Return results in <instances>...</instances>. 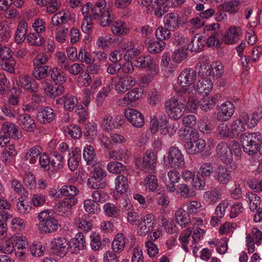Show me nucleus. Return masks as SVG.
<instances>
[{
	"label": "nucleus",
	"mask_w": 262,
	"mask_h": 262,
	"mask_svg": "<svg viewBox=\"0 0 262 262\" xmlns=\"http://www.w3.org/2000/svg\"><path fill=\"white\" fill-rule=\"evenodd\" d=\"M240 140L244 152L249 155H253L259 150L262 135L259 132H247L241 135Z\"/></svg>",
	"instance_id": "1"
},
{
	"label": "nucleus",
	"mask_w": 262,
	"mask_h": 262,
	"mask_svg": "<svg viewBox=\"0 0 262 262\" xmlns=\"http://www.w3.org/2000/svg\"><path fill=\"white\" fill-rule=\"evenodd\" d=\"M186 99L181 95L174 96L167 101L165 107L168 116L172 119L178 120L184 114Z\"/></svg>",
	"instance_id": "2"
},
{
	"label": "nucleus",
	"mask_w": 262,
	"mask_h": 262,
	"mask_svg": "<svg viewBox=\"0 0 262 262\" xmlns=\"http://www.w3.org/2000/svg\"><path fill=\"white\" fill-rule=\"evenodd\" d=\"M49 210L40 212L37 216L39 220L38 228L43 234L52 233L58 229V221L50 214Z\"/></svg>",
	"instance_id": "3"
},
{
	"label": "nucleus",
	"mask_w": 262,
	"mask_h": 262,
	"mask_svg": "<svg viewBox=\"0 0 262 262\" xmlns=\"http://www.w3.org/2000/svg\"><path fill=\"white\" fill-rule=\"evenodd\" d=\"M22 137V134L18 127L12 123H5L0 129V146H6L10 141V138L18 140Z\"/></svg>",
	"instance_id": "4"
},
{
	"label": "nucleus",
	"mask_w": 262,
	"mask_h": 262,
	"mask_svg": "<svg viewBox=\"0 0 262 262\" xmlns=\"http://www.w3.org/2000/svg\"><path fill=\"white\" fill-rule=\"evenodd\" d=\"M196 78V72L191 68H186L179 74L178 78V84L180 87V92H187L193 90V85Z\"/></svg>",
	"instance_id": "5"
},
{
	"label": "nucleus",
	"mask_w": 262,
	"mask_h": 262,
	"mask_svg": "<svg viewBox=\"0 0 262 262\" xmlns=\"http://www.w3.org/2000/svg\"><path fill=\"white\" fill-rule=\"evenodd\" d=\"M114 88L118 94H123L133 87L136 83V79L127 75H119L116 76Z\"/></svg>",
	"instance_id": "6"
},
{
	"label": "nucleus",
	"mask_w": 262,
	"mask_h": 262,
	"mask_svg": "<svg viewBox=\"0 0 262 262\" xmlns=\"http://www.w3.org/2000/svg\"><path fill=\"white\" fill-rule=\"evenodd\" d=\"M157 156L151 151H147L142 158L141 168L145 172L153 173L156 170Z\"/></svg>",
	"instance_id": "7"
},
{
	"label": "nucleus",
	"mask_w": 262,
	"mask_h": 262,
	"mask_svg": "<svg viewBox=\"0 0 262 262\" xmlns=\"http://www.w3.org/2000/svg\"><path fill=\"white\" fill-rule=\"evenodd\" d=\"M68 242L63 237L54 238L51 242V249L55 255L63 257L68 251Z\"/></svg>",
	"instance_id": "8"
},
{
	"label": "nucleus",
	"mask_w": 262,
	"mask_h": 262,
	"mask_svg": "<svg viewBox=\"0 0 262 262\" xmlns=\"http://www.w3.org/2000/svg\"><path fill=\"white\" fill-rule=\"evenodd\" d=\"M167 158L171 167L182 168L185 165L184 155L177 147L169 148Z\"/></svg>",
	"instance_id": "9"
},
{
	"label": "nucleus",
	"mask_w": 262,
	"mask_h": 262,
	"mask_svg": "<svg viewBox=\"0 0 262 262\" xmlns=\"http://www.w3.org/2000/svg\"><path fill=\"white\" fill-rule=\"evenodd\" d=\"M156 225L155 216L152 214L146 215L141 220L137 228L139 235L145 236L152 231Z\"/></svg>",
	"instance_id": "10"
},
{
	"label": "nucleus",
	"mask_w": 262,
	"mask_h": 262,
	"mask_svg": "<svg viewBox=\"0 0 262 262\" xmlns=\"http://www.w3.org/2000/svg\"><path fill=\"white\" fill-rule=\"evenodd\" d=\"M242 35V29L239 27L231 26L225 32L224 42L227 45L234 44L241 39Z\"/></svg>",
	"instance_id": "11"
},
{
	"label": "nucleus",
	"mask_w": 262,
	"mask_h": 262,
	"mask_svg": "<svg viewBox=\"0 0 262 262\" xmlns=\"http://www.w3.org/2000/svg\"><path fill=\"white\" fill-rule=\"evenodd\" d=\"M217 156L225 164H230L232 161V153L228 144L226 142H221L216 147Z\"/></svg>",
	"instance_id": "12"
},
{
	"label": "nucleus",
	"mask_w": 262,
	"mask_h": 262,
	"mask_svg": "<svg viewBox=\"0 0 262 262\" xmlns=\"http://www.w3.org/2000/svg\"><path fill=\"white\" fill-rule=\"evenodd\" d=\"M125 115L131 124L135 127L140 128L144 124L143 115L138 110L128 108L125 111Z\"/></svg>",
	"instance_id": "13"
},
{
	"label": "nucleus",
	"mask_w": 262,
	"mask_h": 262,
	"mask_svg": "<svg viewBox=\"0 0 262 262\" xmlns=\"http://www.w3.org/2000/svg\"><path fill=\"white\" fill-rule=\"evenodd\" d=\"M77 203V200L75 197L65 198L58 202L56 205V212L60 215L63 216L68 214L73 206Z\"/></svg>",
	"instance_id": "14"
},
{
	"label": "nucleus",
	"mask_w": 262,
	"mask_h": 262,
	"mask_svg": "<svg viewBox=\"0 0 262 262\" xmlns=\"http://www.w3.org/2000/svg\"><path fill=\"white\" fill-rule=\"evenodd\" d=\"M214 179L220 184H227L232 179L231 171L225 166L220 165L214 171Z\"/></svg>",
	"instance_id": "15"
},
{
	"label": "nucleus",
	"mask_w": 262,
	"mask_h": 262,
	"mask_svg": "<svg viewBox=\"0 0 262 262\" xmlns=\"http://www.w3.org/2000/svg\"><path fill=\"white\" fill-rule=\"evenodd\" d=\"M93 4L88 3L82 8V13L83 16V20L81 24V29L84 32L88 33L92 28L93 23L91 16V8Z\"/></svg>",
	"instance_id": "16"
},
{
	"label": "nucleus",
	"mask_w": 262,
	"mask_h": 262,
	"mask_svg": "<svg viewBox=\"0 0 262 262\" xmlns=\"http://www.w3.org/2000/svg\"><path fill=\"white\" fill-rule=\"evenodd\" d=\"M234 108L233 104L230 101H226L222 104L217 113V120L220 121H226L229 120L233 114Z\"/></svg>",
	"instance_id": "17"
},
{
	"label": "nucleus",
	"mask_w": 262,
	"mask_h": 262,
	"mask_svg": "<svg viewBox=\"0 0 262 262\" xmlns=\"http://www.w3.org/2000/svg\"><path fill=\"white\" fill-rule=\"evenodd\" d=\"M42 89L45 93L51 97H56L62 94L64 91V88L61 85L54 87L51 80L47 79L41 82Z\"/></svg>",
	"instance_id": "18"
},
{
	"label": "nucleus",
	"mask_w": 262,
	"mask_h": 262,
	"mask_svg": "<svg viewBox=\"0 0 262 262\" xmlns=\"http://www.w3.org/2000/svg\"><path fill=\"white\" fill-rule=\"evenodd\" d=\"M19 125L28 132H33L36 127V123L32 117L27 114L19 115L17 118Z\"/></svg>",
	"instance_id": "19"
},
{
	"label": "nucleus",
	"mask_w": 262,
	"mask_h": 262,
	"mask_svg": "<svg viewBox=\"0 0 262 262\" xmlns=\"http://www.w3.org/2000/svg\"><path fill=\"white\" fill-rule=\"evenodd\" d=\"M164 26L174 31L179 28L181 18L177 13L170 12L166 14L163 18Z\"/></svg>",
	"instance_id": "20"
},
{
	"label": "nucleus",
	"mask_w": 262,
	"mask_h": 262,
	"mask_svg": "<svg viewBox=\"0 0 262 262\" xmlns=\"http://www.w3.org/2000/svg\"><path fill=\"white\" fill-rule=\"evenodd\" d=\"M19 80L21 88L26 91L30 93H35L37 91V83L30 76L27 75H20Z\"/></svg>",
	"instance_id": "21"
},
{
	"label": "nucleus",
	"mask_w": 262,
	"mask_h": 262,
	"mask_svg": "<svg viewBox=\"0 0 262 262\" xmlns=\"http://www.w3.org/2000/svg\"><path fill=\"white\" fill-rule=\"evenodd\" d=\"M213 83L209 79L204 77L200 79L197 84L193 86L195 93L197 91L199 93L208 95L212 91Z\"/></svg>",
	"instance_id": "22"
},
{
	"label": "nucleus",
	"mask_w": 262,
	"mask_h": 262,
	"mask_svg": "<svg viewBox=\"0 0 262 262\" xmlns=\"http://www.w3.org/2000/svg\"><path fill=\"white\" fill-rule=\"evenodd\" d=\"M206 146L205 141L200 139L196 142H186L184 146L190 155H196L204 150Z\"/></svg>",
	"instance_id": "23"
},
{
	"label": "nucleus",
	"mask_w": 262,
	"mask_h": 262,
	"mask_svg": "<svg viewBox=\"0 0 262 262\" xmlns=\"http://www.w3.org/2000/svg\"><path fill=\"white\" fill-rule=\"evenodd\" d=\"M56 103L63 104L66 111L73 110L78 103L77 98L71 95H67L56 100Z\"/></svg>",
	"instance_id": "24"
},
{
	"label": "nucleus",
	"mask_w": 262,
	"mask_h": 262,
	"mask_svg": "<svg viewBox=\"0 0 262 262\" xmlns=\"http://www.w3.org/2000/svg\"><path fill=\"white\" fill-rule=\"evenodd\" d=\"M189 215L187 211L182 208H179L174 213L176 222L182 227H186L191 222Z\"/></svg>",
	"instance_id": "25"
},
{
	"label": "nucleus",
	"mask_w": 262,
	"mask_h": 262,
	"mask_svg": "<svg viewBox=\"0 0 262 262\" xmlns=\"http://www.w3.org/2000/svg\"><path fill=\"white\" fill-rule=\"evenodd\" d=\"M220 98L221 95L219 94H214L209 97H204L200 101V107L205 111H210L215 106Z\"/></svg>",
	"instance_id": "26"
},
{
	"label": "nucleus",
	"mask_w": 262,
	"mask_h": 262,
	"mask_svg": "<svg viewBox=\"0 0 262 262\" xmlns=\"http://www.w3.org/2000/svg\"><path fill=\"white\" fill-rule=\"evenodd\" d=\"M71 19V13L69 10L60 11L52 16V24L55 26H61L66 24Z\"/></svg>",
	"instance_id": "27"
},
{
	"label": "nucleus",
	"mask_w": 262,
	"mask_h": 262,
	"mask_svg": "<svg viewBox=\"0 0 262 262\" xmlns=\"http://www.w3.org/2000/svg\"><path fill=\"white\" fill-rule=\"evenodd\" d=\"M83 157L88 165L93 167L97 164L96 155L92 145H88L84 148Z\"/></svg>",
	"instance_id": "28"
},
{
	"label": "nucleus",
	"mask_w": 262,
	"mask_h": 262,
	"mask_svg": "<svg viewBox=\"0 0 262 262\" xmlns=\"http://www.w3.org/2000/svg\"><path fill=\"white\" fill-rule=\"evenodd\" d=\"M193 92L194 90H192L187 92L182 93V94L181 95L186 99V102L187 101L185 105L191 112L195 110L198 108L199 103L200 104V102L196 99Z\"/></svg>",
	"instance_id": "29"
},
{
	"label": "nucleus",
	"mask_w": 262,
	"mask_h": 262,
	"mask_svg": "<svg viewBox=\"0 0 262 262\" xmlns=\"http://www.w3.org/2000/svg\"><path fill=\"white\" fill-rule=\"evenodd\" d=\"M28 30V24L24 20H21L17 27V30L15 34V41L18 44L23 42L27 36Z\"/></svg>",
	"instance_id": "30"
},
{
	"label": "nucleus",
	"mask_w": 262,
	"mask_h": 262,
	"mask_svg": "<svg viewBox=\"0 0 262 262\" xmlns=\"http://www.w3.org/2000/svg\"><path fill=\"white\" fill-rule=\"evenodd\" d=\"M42 151L41 147L36 145L30 148L25 154L24 160L30 164H35Z\"/></svg>",
	"instance_id": "31"
},
{
	"label": "nucleus",
	"mask_w": 262,
	"mask_h": 262,
	"mask_svg": "<svg viewBox=\"0 0 262 262\" xmlns=\"http://www.w3.org/2000/svg\"><path fill=\"white\" fill-rule=\"evenodd\" d=\"M37 117L40 122L46 124L53 121L55 118V114L51 107H46L44 110L38 112Z\"/></svg>",
	"instance_id": "32"
},
{
	"label": "nucleus",
	"mask_w": 262,
	"mask_h": 262,
	"mask_svg": "<svg viewBox=\"0 0 262 262\" xmlns=\"http://www.w3.org/2000/svg\"><path fill=\"white\" fill-rule=\"evenodd\" d=\"M143 184L146 190L150 192H155L159 187L158 179L157 177L150 173L147 174L144 179Z\"/></svg>",
	"instance_id": "33"
},
{
	"label": "nucleus",
	"mask_w": 262,
	"mask_h": 262,
	"mask_svg": "<svg viewBox=\"0 0 262 262\" xmlns=\"http://www.w3.org/2000/svg\"><path fill=\"white\" fill-rule=\"evenodd\" d=\"M70 246L74 249L75 252L84 250L86 248V243L83 234L81 232L78 233L74 238L71 239Z\"/></svg>",
	"instance_id": "34"
},
{
	"label": "nucleus",
	"mask_w": 262,
	"mask_h": 262,
	"mask_svg": "<svg viewBox=\"0 0 262 262\" xmlns=\"http://www.w3.org/2000/svg\"><path fill=\"white\" fill-rule=\"evenodd\" d=\"M80 150L75 148L74 150L69 153L70 158L68 160L69 167L71 171H75L77 168L81 159Z\"/></svg>",
	"instance_id": "35"
},
{
	"label": "nucleus",
	"mask_w": 262,
	"mask_h": 262,
	"mask_svg": "<svg viewBox=\"0 0 262 262\" xmlns=\"http://www.w3.org/2000/svg\"><path fill=\"white\" fill-rule=\"evenodd\" d=\"M33 76L37 80L47 78L51 72V67L49 66H33Z\"/></svg>",
	"instance_id": "36"
},
{
	"label": "nucleus",
	"mask_w": 262,
	"mask_h": 262,
	"mask_svg": "<svg viewBox=\"0 0 262 262\" xmlns=\"http://www.w3.org/2000/svg\"><path fill=\"white\" fill-rule=\"evenodd\" d=\"M112 32L117 35H124L127 34L129 28L126 23L121 21H115L111 27Z\"/></svg>",
	"instance_id": "37"
},
{
	"label": "nucleus",
	"mask_w": 262,
	"mask_h": 262,
	"mask_svg": "<svg viewBox=\"0 0 262 262\" xmlns=\"http://www.w3.org/2000/svg\"><path fill=\"white\" fill-rule=\"evenodd\" d=\"M167 120H162L160 125V132L163 135L168 134L170 136H171L176 134L179 125L176 123H172L167 126Z\"/></svg>",
	"instance_id": "38"
},
{
	"label": "nucleus",
	"mask_w": 262,
	"mask_h": 262,
	"mask_svg": "<svg viewBox=\"0 0 262 262\" xmlns=\"http://www.w3.org/2000/svg\"><path fill=\"white\" fill-rule=\"evenodd\" d=\"M221 196L222 193L220 189L214 188L206 191L203 195V199L207 202L214 203L220 200Z\"/></svg>",
	"instance_id": "39"
},
{
	"label": "nucleus",
	"mask_w": 262,
	"mask_h": 262,
	"mask_svg": "<svg viewBox=\"0 0 262 262\" xmlns=\"http://www.w3.org/2000/svg\"><path fill=\"white\" fill-rule=\"evenodd\" d=\"M50 76L52 80L58 85L64 83L67 80L66 74L57 67L51 68Z\"/></svg>",
	"instance_id": "40"
},
{
	"label": "nucleus",
	"mask_w": 262,
	"mask_h": 262,
	"mask_svg": "<svg viewBox=\"0 0 262 262\" xmlns=\"http://www.w3.org/2000/svg\"><path fill=\"white\" fill-rule=\"evenodd\" d=\"M128 179L123 175H119L115 179V189L118 193H123L128 188Z\"/></svg>",
	"instance_id": "41"
},
{
	"label": "nucleus",
	"mask_w": 262,
	"mask_h": 262,
	"mask_svg": "<svg viewBox=\"0 0 262 262\" xmlns=\"http://www.w3.org/2000/svg\"><path fill=\"white\" fill-rule=\"evenodd\" d=\"M84 135L89 142H92L97 135L96 124L94 123H88L84 128Z\"/></svg>",
	"instance_id": "42"
},
{
	"label": "nucleus",
	"mask_w": 262,
	"mask_h": 262,
	"mask_svg": "<svg viewBox=\"0 0 262 262\" xmlns=\"http://www.w3.org/2000/svg\"><path fill=\"white\" fill-rule=\"evenodd\" d=\"M204 40L202 36H193L189 43L188 42L187 48L191 52H199L204 46Z\"/></svg>",
	"instance_id": "43"
},
{
	"label": "nucleus",
	"mask_w": 262,
	"mask_h": 262,
	"mask_svg": "<svg viewBox=\"0 0 262 262\" xmlns=\"http://www.w3.org/2000/svg\"><path fill=\"white\" fill-rule=\"evenodd\" d=\"M241 4V1L238 0H232L225 2L219 6V9L223 10L230 14H234L238 11V6Z\"/></svg>",
	"instance_id": "44"
},
{
	"label": "nucleus",
	"mask_w": 262,
	"mask_h": 262,
	"mask_svg": "<svg viewBox=\"0 0 262 262\" xmlns=\"http://www.w3.org/2000/svg\"><path fill=\"white\" fill-rule=\"evenodd\" d=\"M106 6V2L105 0H99L91 8L92 20H97L103 11L102 10Z\"/></svg>",
	"instance_id": "45"
},
{
	"label": "nucleus",
	"mask_w": 262,
	"mask_h": 262,
	"mask_svg": "<svg viewBox=\"0 0 262 262\" xmlns=\"http://www.w3.org/2000/svg\"><path fill=\"white\" fill-rule=\"evenodd\" d=\"M125 245L124 235L122 233H118L113 241L112 249L114 252L119 253L124 249Z\"/></svg>",
	"instance_id": "46"
},
{
	"label": "nucleus",
	"mask_w": 262,
	"mask_h": 262,
	"mask_svg": "<svg viewBox=\"0 0 262 262\" xmlns=\"http://www.w3.org/2000/svg\"><path fill=\"white\" fill-rule=\"evenodd\" d=\"M140 53L141 48L139 47L135 48V42L130 41V45L127 47L123 58L126 61H128L135 57L138 56Z\"/></svg>",
	"instance_id": "47"
},
{
	"label": "nucleus",
	"mask_w": 262,
	"mask_h": 262,
	"mask_svg": "<svg viewBox=\"0 0 262 262\" xmlns=\"http://www.w3.org/2000/svg\"><path fill=\"white\" fill-rule=\"evenodd\" d=\"M245 126L244 122L242 120L241 116L239 118L235 120L231 126L230 130L231 132L232 137H236L241 134V133L245 131Z\"/></svg>",
	"instance_id": "48"
},
{
	"label": "nucleus",
	"mask_w": 262,
	"mask_h": 262,
	"mask_svg": "<svg viewBox=\"0 0 262 262\" xmlns=\"http://www.w3.org/2000/svg\"><path fill=\"white\" fill-rule=\"evenodd\" d=\"M246 198L248 199L247 201L249 202V207L252 211L258 209L261 203L260 198L258 195L254 193L249 192L246 194Z\"/></svg>",
	"instance_id": "49"
},
{
	"label": "nucleus",
	"mask_w": 262,
	"mask_h": 262,
	"mask_svg": "<svg viewBox=\"0 0 262 262\" xmlns=\"http://www.w3.org/2000/svg\"><path fill=\"white\" fill-rule=\"evenodd\" d=\"M27 42L31 46L39 47L44 42L43 37L39 33H30L26 37Z\"/></svg>",
	"instance_id": "50"
},
{
	"label": "nucleus",
	"mask_w": 262,
	"mask_h": 262,
	"mask_svg": "<svg viewBox=\"0 0 262 262\" xmlns=\"http://www.w3.org/2000/svg\"><path fill=\"white\" fill-rule=\"evenodd\" d=\"M105 214L109 217H117L120 215V210L115 204L111 203L105 204L103 206Z\"/></svg>",
	"instance_id": "51"
},
{
	"label": "nucleus",
	"mask_w": 262,
	"mask_h": 262,
	"mask_svg": "<svg viewBox=\"0 0 262 262\" xmlns=\"http://www.w3.org/2000/svg\"><path fill=\"white\" fill-rule=\"evenodd\" d=\"M74 226L78 229L88 232L92 229V224L91 222L86 221L84 219L75 217L73 221Z\"/></svg>",
	"instance_id": "52"
},
{
	"label": "nucleus",
	"mask_w": 262,
	"mask_h": 262,
	"mask_svg": "<svg viewBox=\"0 0 262 262\" xmlns=\"http://www.w3.org/2000/svg\"><path fill=\"white\" fill-rule=\"evenodd\" d=\"M12 240L13 242L15 248L17 249H26L28 246V239L23 235H14L12 236Z\"/></svg>",
	"instance_id": "53"
},
{
	"label": "nucleus",
	"mask_w": 262,
	"mask_h": 262,
	"mask_svg": "<svg viewBox=\"0 0 262 262\" xmlns=\"http://www.w3.org/2000/svg\"><path fill=\"white\" fill-rule=\"evenodd\" d=\"M51 57V55L47 52L38 53L33 60V66H45Z\"/></svg>",
	"instance_id": "54"
},
{
	"label": "nucleus",
	"mask_w": 262,
	"mask_h": 262,
	"mask_svg": "<svg viewBox=\"0 0 262 262\" xmlns=\"http://www.w3.org/2000/svg\"><path fill=\"white\" fill-rule=\"evenodd\" d=\"M192 233V230L190 227L187 228L182 233L179 238V240L181 244L182 248L186 252L189 251L188 244L189 243V239Z\"/></svg>",
	"instance_id": "55"
},
{
	"label": "nucleus",
	"mask_w": 262,
	"mask_h": 262,
	"mask_svg": "<svg viewBox=\"0 0 262 262\" xmlns=\"http://www.w3.org/2000/svg\"><path fill=\"white\" fill-rule=\"evenodd\" d=\"M115 18V15L110 10L103 12L98 18L100 20V25L102 27H106L113 22Z\"/></svg>",
	"instance_id": "56"
},
{
	"label": "nucleus",
	"mask_w": 262,
	"mask_h": 262,
	"mask_svg": "<svg viewBox=\"0 0 262 262\" xmlns=\"http://www.w3.org/2000/svg\"><path fill=\"white\" fill-rule=\"evenodd\" d=\"M84 207L86 212L92 214H97L100 211L99 204L91 199L84 202Z\"/></svg>",
	"instance_id": "57"
},
{
	"label": "nucleus",
	"mask_w": 262,
	"mask_h": 262,
	"mask_svg": "<svg viewBox=\"0 0 262 262\" xmlns=\"http://www.w3.org/2000/svg\"><path fill=\"white\" fill-rule=\"evenodd\" d=\"M220 32L214 31L210 33L206 44L209 47H217L221 43Z\"/></svg>",
	"instance_id": "58"
},
{
	"label": "nucleus",
	"mask_w": 262,
	"mask_h": 262,
	"mask_svg": "<svg viewBox=\"0 0 262 262\" xmlns=\"http://www.w3.org/2000/svg\"><path fill=\"white\" fill-rule=\"evenodd\" d=\"M107 169L110 172L117 174L124 171L125 166L120 162L114 161L108 163Z\"/></svg>",
	"instance_id": "59"
},
{
	"label": "nucleus",
	"mask_w": 262,
	"mask_h": 262,
	"mask_svg": "<svg viewBox=\"0 0 262 262\" xmlns=\"http://www.w3.org/2000/svg\"><path fill=\"white\" fill-rule=\"evenodd\" d=\"M129 157L128 150L125 148H120L118 150L109 152V157L116 160H123Z\"/></svg>",
	"instance_id": "60"
},
{
	"label": "nucleus",
	"mask_w": 262,
	"mask_h": 262,
	"mask_svg": "<svg viewBox=\"0 0 262 262\" xmlns=\"http://www.w3.org/2000/svg\"><path fill=\"white\" fill-rule=\"evenodd\" d=\"M165 46L164 41L152 40L149 43L148 50L151 53H158L164 50Z\"/></svg>",
	"instance_id": "61"
},
{
	"label": "nucleus",
	"mask_w": 262,
	"mask_h": 262,
	"mask_svg": "<svg viewBox=\"0 0 262 262\" xmlns=\"http://www.w3.org/2000/svg\"><path fill=\"white\" fill-rule=\"evenodd\" d=\"M1 110L6 116L9 118H14L19 114V108L18 107H14L5 103L2 106Z\"/></svg>",
	"instance_id": "62"
},
{
	"label": "nucleus",
	"mask_w": 262,
	"mask_h": 262,
	"mask_svg": "<svg viewBox=\"0 0 262 262\" xmlns=\"http://www.w3.org/2000/svg\"><path fill=\"white\" fill-rule=\"evenodd\" d=\"M154 60L150 55L141 56L134 61L135 66L140 68H147Z\"/></svg>",
	"instance_id": "63"
},
{
	"label": "nucleus",
	"mask_w": 262,
	"mask_h": 262,
	"mask_svg": "<svg viewBox=\"0 0 262 262\" xmlns=\"http://www.w3.org/2000/svg\"><path fill=\"white\" fill-rule=\"evenodd\" d=\"M261 118L262 108H258L251 115V121H248V127L250 128L254 127Z\"/></svg>",
	"instance_id": "64"
}]
</instances>
